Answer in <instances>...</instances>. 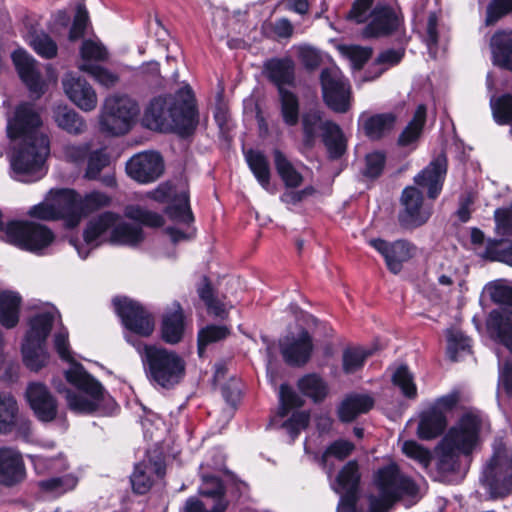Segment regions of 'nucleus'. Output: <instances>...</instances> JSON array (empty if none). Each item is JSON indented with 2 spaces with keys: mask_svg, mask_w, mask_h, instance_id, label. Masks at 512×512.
Returning <instances> with one entry per match:
<instances>
[{
  "mask_svg": "<svg viewBox=\"0 0 512 512\" xmlns=\"http://www.w3.org/2000/svg\"><path fill=\"white\" fill-rule=\"evenodd\" d=\"M43 125L40 112L34 103H18L11 117L7 120L6 135L14 142L21 140L14 149L11 167L18 175H31L41 170L50 153V140L40 133Z\"/></svg>",
  "mask_w": 512,
  "mask_h": 512,
  "instance_id": "1",
  "label": "nucleus"
},
{
  "mask_svg": "<svg viewBox=\"0 0 512 512\" xmlns=\"http://www.w3.org/2000/svg\"><path fill=\"white\" fill-rule=\"evenodd\" d=\"M144 120L151 129L174 132L181 138L192 136L199 124V111L191 87L175 94L153 98L145 110Z\"/></svg>",
  "mask_w": 512,
  "mask_h": 512,
  "instance_id": "2",
  "label": "nucleus"
},
{
  "mask_svg": "<svg viewBox=\"0 0 512 512\" xmlns=\"http://www.w3.org/2000/svg\"><path fill=\"white\" fill-rule=\"evenodd\" d=\"M125 340L139 353L145 377L152 387L169 391L184 380L186 361L179 353L155 344L143 343L132 336H125Z\"/></svg>",
  "mask_w": 512,
  "mask_h": 512,
  "instance_id": "3",
  "label": "nucleus"
},
{
  "mask_svg": "<svg viewBox=\"0 0 512 512\" xmlns=\"http://www.w3.org/2000/svg\"><path fill=\"white\" fill-rule=\"evenodd\" d=\"M65 379L69 384L90 397L87 398L68 390L66 401L68 408L73 413L93 415L101 410L104 415H110L116 409H119L117 402L108 394L102 383L90 374L80 362H75L72 367L65 371Z\"/></svg>",
  "mask_w": 512,
  "mask_h": 512,
  "instance_id": "4",
  "label": "nucleus"
},
{
  "mask_svg": "<svg viewBox=\"0 0 512 512\" xmlns=\"http://www.w3.org/2000/svg\"><path fill=\"white\" fill-rule=\"evenodd\" d=\"M55 233L48 226L32 220H10L5 226V241L36 255L53 244Z\"/></svg>",
  "mask_w": 512,
  "mask_h": 512,
  "instance_id": "5",
  "label": "nucleus"
},
{
  "mask_svg": "<svg viewBox=\"0 0 512 512\" xmlns=\"http://www.w3.org/2000/svg\"><path fill=\"white\" fill-rule=\"evenodd\" d=\"M138 114V103L130 97L110 96L101 111L100 129L112 136L124 135L132 128Z\"/></svg>",
  "mask_w": 512,
  "mask_h": 512,
  "instance_id": "6",
  "label": "nucleus"
},
{
  "mask_svg": "<svg viewBox=\"0 0 512 512\" xmlns=\"http://www.w3.org/2000/svg\"><path fill=\"white\" fill-rule=\"evenodd\" d=\"M112 302L123 328L130 333H125L124 337L132 336L135 340H138L135 336L147 338L153 334L155 329L154 316L139 301L127 296H118Z\"/></svg>",
  "mask_w": 512,
  "mask_h": 512,
  "instance_id": "7",
  "label": "nucleus"
},
{
  "mask_svg": "<svg viewBox=\"0 0 512 512\" xmlns=\"http://www.w3.org/2000/svg\"><path fill=\"white\" fill-rule=\"evenodd\" d=\"M379 493L402 499L404 496L414 497L418 494L419 488L415 481L404 475L398 464L390 463L380 467L374 474L373 479Z\"/></svg>",
  "mask_w": 512,
  "mask_h": 512,
  "instance_id": "8",
  "label": "nucleus"
},
{
  "mask_svg": "<svg viewBox=\"0 0 512 512\" xmlns=\"http://www.w3.org/2000/svg\"><path fill=\"white\" fill-rule=\"evenodd\" d=\"M361 473L357 460H349L335 478V492L340 494L338 509L342 512H361L357 503L360 499Z\"/></svg>",
  "mask_w": 512,
  "mask_h": 512,
  "instance_id": "9",
  "label": "nucleus"
},
{
  "mask_svg": "<svg viewBox=\"0 0 512 512\" xmlns=\"http://www.w3.org/2000/svg\"><path fill=\"white\" fill-rule=\"evenodd\" d=\"M322 98L326 106L336 113H346L350 109L351 87L349 81L324 68L320 73Z\"/></svg>",
  "mask_w": 512,
  "mask_h": 512,
  "instance_id": "10",
  "label": "nucleus"
},
{
  "mask_svg": "<svg viewBox=\"0 0 512 512\" xmlns=\"http://www.w3.org/2000/svg\"><path fill=\"white\" fill-rule=\"evenodd\" d=\"M480 430V418L472 413H465L448 430L443 440L458 449L462 455L468 456L478 443Z\"/></svg>",
  "mask_w": 512,
  "mask_h": 512,
  "instance_id": "11",
  "label": "nucleus"
},
{
  "mask_svg": "<svg viewBox=\"0 0 512 512\" xmlns=\"http://www.w3.org/2000/svg\"><path fill=\"white\" fill-rule=\"evenodd\" d=\"M16 431L28 438L32 434L31 420L20 413L16 397L8 391L0 392V435Z\"/></svg>",
  "mask_w": 512,
  "mask_h": 512,
  "instance_id": "12",
  "label": "nucleus"
},
{
  "mask_svg": "<svg viewBox=\"0 0 512 512\" xmlns=\"http://www.w3.org/2000/svg\"><path fill=\"white\" fill-rule=\"evenodd\" d=\"M404 25L401 13L389 4L378 3L370 12V21L365 26L363 34L367 38H383L395 34Z\"/></svg>",
  "mask_w": 512,
  "mask_h": 512,
  "instance_id": "13",
  "label": "nucleus"
},
{
  "mask_svg": "<svg viewBox=\"0 0 512 512\" xmlns=\"http://www.w3.org/2000/svg\"><path fill=\"white\" fill-rule=\"evenodd\" d=\"M423 193L415 186H407L401 194L403 209L398 214L399 225L413 230L427 223L431 212L423 208Z\"/></svg>",
  "mask_w": 512,
  "mask_h": 512,
  "instance_id": "14",
  "label": "nucleus"
},
{
  "mask_svg": "<svg viewBox=\"0 0 512 512\" xmlns=\"http://www.w3.org/2000/svg\"><path fill=\"white\" fill-rule=\"evenodd\" d=\"M369 245L384 258L387 269L395 275L402 271L404 263L415 256L417 249L414 244L404 239L389 242L382 238H373L369 240Z\"/></svg>",
  "mask_w": 512,
  "mask_h": 512,
  "instance_id": "15",
  "label": "nucleus"
},
{
  "mask_svg": "<svg viewBox=\"0 0 512 512\" xmlns=\"http://www.w3.org/2000/svg\"><path fill=\"white\" fill-rule=\"evenodd\" d=\"M25 399L35 418L41 423L53 422L58 415V401L42 382H30Z\"/></svg>",
  "mask_w": 512,
  "mask_h": 512,
  "instance_id": "16",
  "label": "nucleus"
},
{
  "mask_svg": "<svg viewBox=\"0 0 512 512\" xmlns=\"http://www.w3.org/2000/svg\"><path fill=\"white\" fill-rule=\"evenodd\" d=\"M165 165L159 152L146 151L132 156L126 163L128 176L140 184L156 181L164 173Z\"/></svg>",
  "mask_w": 512,
  "mask_h": 512,
  "instance_id": "17",
  "label": "nucleus"
},
{
  "mask_svg": "<svg viewBox=\"0 0 512 512\" xmlns=\"http://www.w3.org/2000/svg\"><path fill=\"white\" fill-rule=\"evenodd\" d=\"M11 59L20 80L29 92L35 96V99L41 98L45 93V84L41 73L36 68V60L23 48L14 50Z\"/></svg>",
  "mask_w": 512,
  "mask_h": 512,
  "instance_id": "18",
  "label": "nucleus"
},
{
  "mask_svg": "<svg viewBox=\"0 0 512 512\" xmlns=\"http://www.w3.org/2000/svg\"><path fill=\"white\" fill-rule=\"evenodd\" d=\"M447 168V157L441 153L414 177L417 188L425 189L427 197L435 200L443 189Z\"/></svg>",
  "mask_w": 512,
  "mask_h": 512,
  "instance_id": "19",
  "label": "nucleus"
},
{
  "mask_svg": "<svg viewBox=\"0 0 512 512\" xmlns=\"http://www.w3.org/2000/svg\"><path fill=\"white\" fill-rule=\"evenodd\" d=\"M314 349L313 339L309 331L302 328L297 337H287L280 342V353L286 364L302 367L309 362Z\"/></svg>",
  "mask_w": 512,
  "mask_h": 512,
  "instance_id": "20",
  "label": "nucleus"
},
{
  "mask_svg": "<svg viewBox=\"0 0 512 512\" xmlns=\"http://www.w3.org/2000/svg\"><path fill=\"white\" fill-rule=\"evenodd\" d=\"M262 73L277 92L296 86V66L290 56L272 57L264 61Z\"/></svg>",
  "mask_w": 512,
  "mask_h": 512,
  "instance_id": "21",
  "label": "nucleus"
},
{
  "mask_svg": "<svg viewBox=\"0 0 512 512\" xmlns=\"http://www.w3.org/2000/svg\"><path fill=\"white\" fill-rule=\"evenodd\" d=\"M26 478L22 454L10 447H0V485L11 488Z\"/></svg>",
  "mask_w": 512,
  "mask_h": 512,
  "instance_id": "22",
  "label": "nucleus"
},
{
  "mask_svg": "<svg viewBox=\"0 0 512 512\" xmlns=\"http://www.w3.org/2000/svg\"><path fill=\"white\" fill-rule=\"evenodd\" d=\"M186 316L180 302L174 301L172 308L165 311L160 323V337L169 345L180 343L185 335Z\"/></svg>",
  "mask_w": 512,
  "mask_h": 512,
  "instance_id": "23",
  "label": "nucleus"
},
{
  "mask_svg": "<svg viewBox=\"0 0 512 512\" xmlns=\"http://www.w3.org/2000/svg\"><path fill=\"white\" fill-rule=\"evenodd\" d=\"M49 194L61 220H65L69 227L77 226L80 222V194L71 188L51 190Z\"/></svg>",
  "mask_w": 512,
  "mask_h": 512,
  "instance_id": "24",
  "label": "nucleus"
},
{
  "mask_svg": "<svg viewBox=\"0 0 512 512\" xmlns=\"http://www.w3.org/2000/svg\"><path fill=\"white\" fill-rule=\"evenodd\" d=\"M491 337L512 353V310L506 307L493 309L486 320Z\"/></svg>",
  "mask_w": 512,
  "mask_h": 512,
  "instance_id": "25",
  "label": "nucleus"
},
{
  "mask_svg": "<svg viewBox=\"0 0 512 512\" xmlns=\"http://www.w3.org/2000/svg\"><path fill=\"white\" fill-rule=\"evenodd\" d=\"M68 98L81 110L92 111L97 105V95L90 83L82 77H71L63 82Z\"/></svg>",
  "mask_w": 512,
  "mask_h": 512,
  "instance_id": "26",
  "label": "nucleus"
},
{
  "mask_svg": "<svg viewBox=\"0 0 512 512\" xmlns=\"http://www.w3.org/2000/svg\"><path fill=\"white\" fill-rule=\"evenodd\" d=\"M375 405L373 397L368 394L350 393L337 407V416L341 423L348 424L360 415L370 412Z\"/></svg>",
  "mask_w": 512,
  "mask_h": 512,
  "instance_id": "27",
  "label": "nucleus"
},
{
  "mask_svg": "<svg viewBox=\"0 0 512 512\" xmlns=\"http://www.w3.org/2000/svg\"><path fill=\"white\" fill-rule=\"evenodd\" d=\"M299 121L301 122L302 144L306 149H313L317 138L326 133V124L333 122L324 119V112L318 108H311L302 113Z\"/></svg>",
  "mask_w": 512,
  "mask_h": 512,
  "instance_id": "28",
  "label": "nucleus"
},
{
  "mask_svg": "<svg viewBox=\"0 0 512 512\" xmlns=\"http://www.w3.org/2000/svg\"><path fill=\"white\" fill-rule=\"evenodd\" d=\"M396 121L397 116L393 112H386L374 115L362 114L359 117L358 124L368 139L379 141L390 134L395 127Z\"/></svg>",
  "mask_w": 512,
  "mask_h": 512,
  "instance_id": "29",
  "label": "nucleus"
},
{
  "mask_svg": "<svg viewBox=\"0 0 512 512\" xmlns=\"http://www.w3.org/2000/svg\"><path fill=\"white\" fill-rule=\"evenodd\" d=\"M498 466V457L494 455L484 472V485L489 490L492 497H506L512 492V459L509 461L505 475L502 480H500L496 473V468Z\"/></svg>",
  "mask_w": 512,
  "mask_h": 512,
  "instance_id": "30",
  "label": "nucleus"
},
{
  "mask_svg": "<svg viewBox=\"0 0 512 512\" xmlns=\"http://www.w3.org/2000/svg\"><path fill=\"white\" fill-rule=\"evenodd\" d=\"M492 62L495 66L512 72V30H499L491 37Z\"/></svg>",
  "mask_w": 512,
  "mask_h": 512,
  "instance_id": "31",
  "label": "nucleus"
},
{
  "mask_svg": "<svg viewBox=\"0 0 512 512\" xmlns=\"http://www.w3.org/2000/svg\"><path fill=\"white\" fill-rule=\"evenodd\" d=\"M22 297L17 291L0 290V325L6 329L15 328L20 321Z\"/></svg>",
  "mask_w": 512,
  "mask_h": 512,
  "instance_id": "32",
  "label": "nucleus"
},
{
  "mask_svg": "<svg viewBox=\"0 0 512 512\" xmlns=\"http://www.w3.org/2000/svg\"><path fill=\"white\" fill-rule=\"evenodd\" d=\"M447 423L446 415L428 408L420 414L417 436L419 439L426 441L435 439L443 434Z\"/></svg>",
  "mask_w": 512,
  "mask_h": 512,
  "instance_id": "33",
  "label": "nucleus"
},
{
  "mask_svg": "<svg viewBox=\"0 0 512 512\" xmlns=\"http://www.w3.org/2000/svg\"><path fill=\"white\" fill-rule=\"evenodd\" d=\"M55 321L54 314L44 311L33 315L28 322V330L23 341L47 344V339L52 331Z\"/></svg>",
  "mask_w": 512,
  "mask_h": 512,
  "instance_id": "34",
  "label": "nucleus"
},
{
  "mask_svg": "<svg viewBox=\"0 0 512 512\" xmlns=\"http://www.w3.org/2000/svg\"><path fill=\"white\" fill-rule=\"evenodd\" d=\"M427 119V108L424 104H419L408 122L406 127L402 130L397 139L399 147H409L416 145L419 141Z\"/></svg>",
  "mask_w": 512,
  "mask_h": 512,
  "instance_id": "35",
  "label": "nucleus"
},
{
  "mask_svg": "<svg viewBox=\"0 0 512 512\" xmlns=\"http://www.w3.org/2000/svg\"><path fill=\"white\" fill-rule=\"evenodd\" d=\"M299 392L313 403H322L329 394L326 381L317 373H307L297 380Z\"/></svg>",
  "mask_w": 512,
  "mask_h": 512,
  "instance_id": "36",
  "label": "nucleus"
},
{
  "mask_svg": "<svg viewBox=\"0 0 512 512\" xmlns=\"http://www.w3.org/2000/svg\"><path fill=\"white\" fill-rule=\"evenodd\" d=\"M275 170L286 189H295L303 183V175L294 167L292 162L280 150H273Z\"/></svg>",
  "mask_w": 512,
  "mask_h": 512,
  "instance_id": "37",
  "label": "nucleus"
},
{
  "mask_svg": "<svg viewBox=\"0 0 512 512\" xmlns=\"http://www.w3.org/2000/svg\"><path fill=\"white\" fill-rule=\"evenodd\" d=\"M119 215L113 211H105L91 219L83 230V239L87 245H92L118 221Z\"/></svg>",
  "mask_w": 512,
  "mask_h": 512,
  "instance_id": "38",
  "label": "nucleus"
},
{
  "mask_svg": "<svg viewBox=\"0 0 512 512\" xmlns=\"http://www.w3.org/2000/svg\"><path fill=\"white\" fill-rule=\"evenodd\" d=\"M244 156L250 171L258 183L266 189L271 181V169L268 158L262 151L253 148L244 152Z\"/></svg>",
  "mask_w": 512,
  "mask_h": 512,
  "instance_id": "39",
  "label": "nucleus"
},
{
  "mask_svg": "<svg viewBox=\"0 0 512 512\" xmlns=\"http://www.w3.org/2000/svg\"><path fill=\"white\" fill-rule=\"evenodd\" d=\"M21 354L24 365L32 372H39L48 364L49 353L44 344L23 341Z\"/></svg>",
  "mask_w": 512,
  "mask_h": 512,
  "instance_id": "40",
  "label": "nucleus"
},
{
  "mask_svg": "<svg viewBox=\"0 0 512 512\" xmlns=\"http://www.w3.org/2000/svg\"><path fill=\"white\" fill-rule=\"evenodd\" d=\"M322 142L331 160L340 159L346 152V139L336 122H328L326 124V133H322Z\"/></svg>",
  "mask_w": 512,
  "mask_h": 512,
  "instance_id": "41",
  "label": "nucleus"
},
{
  "mask_svg": "<svg viewBox=\"0 0 512 512\" xmlns=\"http://www.w3.org/2000/svg\"><path fill=\"white\" fill-rule=\"evenodd\" d=\"M165 214L172 220L184 224L194 221V215L190 207L188 191H181L173 195L172 201L166 206Z\"/></svg>",
  "mask_w": 512,
  "mask_h": 512,
  "instance_id": "42",
  "label": "nucleus"
},
{
  "mask_svg": "<svg viewBox=\"0 0 512 512\" xmlns=\"http://www.w3.org/2000/svg\"><path fill=\"white\" fill-rule=\"evenodd\" d=\"M53 118L57 126L69 134L79 135L86 129L85 120L74 109L67 106L57 107Z\"/></svg>",
  "mask_w": 512,
  "mask_h": 512,
  "instance_id": "43",
  "label": "nucleus"
},
{
  "mask_svg": "<svg viewBox=\"0 0 512 512\" xmlns=\"http://www.w3.org/2000/svg\"><path fill=\"white\" fill-rule=\"evenodd\" d=\"M143 240V229L127 222L115 223L109 237V242L117 245L137 246Z\"/></svg>",
  "mask_w": 512,
  "mask_h": 512,
  "instance_id": "44",
  "label": "nucleus"
},
{
  "mask_svg": "<svg viewBox=\"0 0 512 512\" xmlns=\"http://www.w3.org/2000/svg\"><path fill=\"white\" fill-rule=\"evenodd\" d=\"M278 93L280 114L285 125L294 127L300 119V102L296 93L291 90H280Z\"/></svg>",
  "mask_w": 512,
  "mask_h": 512,
  "instance_id": "45",
  "label": "nucleus"
},
{
  "mask_svg": "<svg viewBox=\"0 0 512 512\" xmlns=\"http://www.w3.org/2000/svg\"><path fill=\"white\" fill-rule=\"evenodd\" d=\"M29 46L43 59H54L58 54V45L45 31L31 30L28 33Z\"/></svg>",
  "mask_w": 512,
  "mask_h": 512,
  "instance_id": "46",
  "label": "nucleus"
},
{
  "mask_svg": "<svg viewBox=\"0 0 512 512\" xmlns=\"http://www.w3.org/2000/svg\"><path fill=\"white\" fill-rule=\"evenodd\" d=\"M230 333L231 331L226 325L208 324L201 328L197 334L198 355L202 357L210 344L226 339Z\"/></svg>",
  "mask_w": 512,
  "mask_h": 512,
  "instance_id": "47",
  "label": "nucleus"
},
{
  "mask_svg": "<svg viewBox=\"0 0 512 512\" xmlns=\"http://www.w3.org/2000/svg\"><path fill=\"white\" fill-rule=\"evenodd\" d=\"M483 258L492 262L505 263L512 267V241L501 239H489Z\"/></svg>",
  "mask_w": 512,
  "mask_h": 512,
  "instance_id": "48",
  "label": "nucleus"
},
{
  "mask_svg": "<svg viewBox=\"0 0 512 512\" xmlns=\"http://www.w3.org/2000/svg\"><path fill=\"white\" fill-rule=\"evenodd\" d=\"M201 486L199 487L198 493L206 498L214 499V502L223 501L228 507V501L226 499V486L220 476L215 474H202Z\"/></svg>",
  "mask_w": 512,
  "mask_h": 512,
  "instance_id": "49",
  "label": "nucleus"
},
{
  "mask_svg": "<svg viewBox=\"0 0 512 512\" xmlns=\"http://www.w3.org/2000/svg\"><path fill=\"white\" fill-rule=\"evenodd\" d=\"M112 199L104 192L93 190L80 196V220L111 205Z\"/></svg>",
  "mask_w": 512,
  "mask_h": 512,
  "instance_id": "50",
  "label": "nucleus"
},
{
  "mask_svg": "<svg viewBox=\"0 0 512 512\" xmlns=\"http://www.w3.org/2000/svg\"><path fill=\"white\" fill-rule=\"evenodd\" d=\"M439 456L437 467L445 473L457 472L460 467V451L443 439L438 445Z\"/></svg>",
  "mask_w": 512,
  "mask_h": 512,
  "instance_id": "51",
  "label": "nucleus"
},
{
  "mask_svg": "<svg viewBox=\"0 0 512 512\" xmlns=\"http://www.w3.org/2000/svg\"><path fill=\"white\" fill-rule=\"evenodd\" d=\"M372 355L370 350L361 347H347L342 354V370L345 374H353L365 365L369 356Z\"/></svg>",
  "mask_w": 512,
  "mask_h": 512,
  "instance_id": "52",
  "label": "nucleus"
},
{
  "mask_svg": "<svg viewBox=\"0 0 512 512\" xmlns=\"http://www.w3.org/2000/svg\"><path fill=\"white\" fill-rule=\"evenodd\" d=\"M394 386L398 387L407 399H416L418 396L414 376L406 364H402L394 371L391 379Z\"/></svg>",
  "mask_w": 512,
  "mask_h": 512,
  "instance_id": "53",
  "label": "nucleus"
},
{
  "mask_svg": "<svg viewBox=\"0 0 512 512\" xmlns=\"http://www.w3.org/2000/svg\"><path fill=\"white\" fill-rule=\"evenodd\" d=\"M125 216L151 228H160L165 223L164 218L159 213L146 210L138 205L128 206L125 210Z\"/></svg>",
  "mask_w": 512,
  "mask_h": 512,
  "instance_id": "54",
  "label": "nucleus"
},
{
  "mask_svg": "<svg viewBox=\"0 0 512 512\" xmlns=\"http://www.w3.org/2000/svg\"><path fill=\"white\" fill-rule=\"evenodd\" d=\"M280 417L287 416L293 409L301 408L305 401L293 390L288 383H282L279 388Z\"/></svg>",
  "mask_w": 512,
  "mask_h": 512,
  "instance_id": "55",
  "label": "nucleus"
},
{
  "mask_svg": "<svg viewBox=\"0 0 512 512\" xmlns=\"http://www.w3.org/2000/svg\"><path fill=\"white\" fill-rule=\"evenodd\" d=\"M491 109L497 124H512V94L505 93L491 100Z\"/></svg>",
  "mask_w": 512,
  "mask_h": 512,
  "instance_id": "56",
  "label": "nucleus"
},
{
  "mask_svg": "<svg viewBox=\"0 0 512 512\" xmlns=\"http://www.w3.org/2000/svg\"><path fill=\"white\" fill-rule=\"evenodd\" d=\"M110 164V157L103 148L91 151L87 158L85 178L97 180L101 171Z\"/></svg>",
  "mask_w": 512,
  "mask_h": 512,
  "instance_id": "57",
  "label": "nucleus"
},
{
  "mask_svg": "<svg viewBox=\"0 0 512 512\" xmlns=\"http://www.w3.org/2000/svg\"><path fill=\"white\" fill-rule=\"evenodd\" d=\"M79 69L91 75L96 82L106 88L115 86L119 81L117 74L98 64L84 63L80 65Z\"/></svg>",
  "mask_w": 512,
  "mask_h": 512,
  "instance_id": "58",
  "label": "nucleus"
},
{
  "mask_svg": "<svg viewBox=\"0 0 512 512\" xmlns=\"http://www.w3.org/2000/svg\"><path fill=\"white\" fill-rule=\"evenodd\" d=\"M386 166V154L383 151L376 150L365 156V167L362 175L370 180L378 179Z\"/></svg>",
  "mask_w": 512,
  "mask_h": 512,
  "instance_id": "59",
  "label": "nucleus"
},
{
  "mask_svg": "<svg viewBox=\"0 0 512 512\" xmlns=\"http://www.w3.org/2000/svg\"><path fill=\"white\" fill-rule=\"evenodd\" d=\"M471 339L461 331H451L447 337V354L451 361L458 360L459 352H470Z\"/></svg>",
  "mask_w": 512,
  "mask_h": 512,
  "instance_id": "60",
  "label": "nucleus"
},
{
  "mask_svg": "<svg viewBox=\"0 0 512 512\" xmlns=\"http://www.w3.org/2000/svg\"><path fill=\"white\" fill-rule=\"evenodd\" d=\"M90 23L89 13L85 5L79 4L76 8L72 25L68 33V39L71 42L82 39L86 33V29Z\"/></svg>",
  "mask_w": 512,
  "mask_h": 512,
  "instance_id": "61",
  "label": "nucleus"
},
{
  "mask_svg": "<svg viewBox=\"0 0 512 512\" xmlns=\"http://www.w3.org/2000/svg\"><path fill=\"white\" fill-rule=\"evenodd\" d=\"M310 422V414L308 411H295L285 420L282 427L287 431L293 439L297 438L301 430L306 429Z\"/></svg>",
  "mask_w": 512,
  "mask_h": 512,
  "instance_id": "62",
  "label": "nucleus"
},
{
  "mask_svg": "<svg viewBox=\"0 0 512 512\" xmlns=\"http://www.w3.org/2000/svg\"><path fill=\"white\" fill-rule=\"evenodd\" d=\"M403 453L408 458L419 462L424 467L429 466L432 461V454L430 450L413 440H407L404 442Z\"/></svg>",
  "mask_w": 512,
  "mask_h": 512,
  "instance_id": "63",
  "label": "nucleus"
},
{
  "mask_svg": "<svg viewBox=\"0 0 512 512\" xmlns=\"http://www.w3.org/2000/svg\"><path fill=\"white\" fill-rule=\"evenodd\" d=\"M512 12V0H491L486 9V25H493Z\"/></svg>",
  "mask_w": 512,
  "mask_h": 512,
  "instance_id": "64",
  "label": "nucleus"
}]
</instances>
